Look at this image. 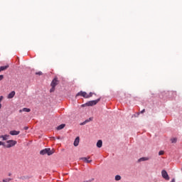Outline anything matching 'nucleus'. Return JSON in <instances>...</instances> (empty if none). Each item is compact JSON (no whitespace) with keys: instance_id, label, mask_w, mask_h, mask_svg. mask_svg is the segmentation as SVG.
<instances>
[{"instance_id":"obj_1","label":"nucleus","mask_w":182,"mask_h":182,"mask_svg":"<svg viewBox=\"0 0 182 182\" xmlns=\"http://www.w3.org/2000/svg\"><path fill=\"white\" fill-rule=\"evenodd\" d=\"M58 85H59V80H58V77H55L50 83V86H51V89L50 90V93H53V92H55V89L56 86H58Z\"/></svg>"},{"instance_id":"obj_2","label":"nucleus","mask_w":182,"mask_h":182,"mask_svg":"<svg viewBox=\"0 0 182 182\" xmlns=\"http://www.w3.org/2000/svg\"><path fill=\"white\" fill-rule=\"evenodd\" d=\"M55 151H53V149H50V148H46L40 151V154L41 156H45V154H48V156H52Z\"/></svg>"},{"instance_id":"obj_3","label":"nucleus","mask_w":182,"mask_h":182,"mask_svg":"<svg viewBox=\"0 0 182 182\" xmlns=\"http://www.w3.org/2000/svg\"><path fill=\"white\" fill-rule=\"evenodd\" d=\"M16 143L18 142L15 140H9L6 141V144H4V147H6V149H11V147H14V146H15Z\"/></svg>"},{"instance_id":"obj_4","label":"nucleus","mask_w":182,"mask_h":182,"mask_svg":"<svg viewBox=\"0 0 182 182\" xmlns=\"http://www.w3.org/2000/svg\"><path fill=\"white\" fill-rule=\"evenodd\" d=\"M100 102V98L95 100H92L90 101L87 103H85V106H95V105H97Z\"/></svg>"},{"instance_id":"obj_5","label":"nucleus","mask_w":182,"mask_h":182,"mask_svg":"<svg viewBox=\"0 0 182 182\" xmlns=\"http://www.w3.org/2000/svg\"><path fill=\"white\" fill-rule=\"evenodd\" d=\"M77 96H82L85 97V99H89V96L86 92L80 91L76 95V97H77Z\"/></svg>"},{"instance_id":"obj_6","label":"nucleus","mask_w":182,"mask_h":182,"mask_svg":"<svg viewBox=\"0 0 182 182\" xmlns=\"http://www.w3.org/2000/svg\"><path fill=\"white\" fill-rule=\"evenodd\" d=\"M161 175L163 178H165V180H170V177L168 176V173H167V171L165 170H163L161 171Z\"/></svg>"},{"instance_id":"obj_7","label":"nucleus","mask_w":182,"mask_h":182,"mask_svg":"<svg viewBox=\"0 0 182 182\" xmlns=\"http://www.w3.org/2000/svg\"><path fill=\"white\" fill-rule=\"evenodd\" d=\"M19 133H21L20 131L13 130L9 132V134H11V136H18Z\"/></svg>"},{"instance_id":"obj_8","label":"nucleus","mask_w":182,"mask_h":182,"mask_svg":"<svg viewBox=\"0 0 182 182\" xmlns=\"http://www.w3.org/2000/svg\"><path fill=\"white\" fill-rule=\"evenodd\" d=\"M89 159H90V157H83L81 158V160H82V161H84V163H92V160H89Z\"/></svg>"},{"instance_id":"obj_9","label":"nucleus","mask_w":182,"mask_h":182,"mask_svg":"<svg viewBox=\"0 0 182 182\" xmlns=\"http://www.w3.org/2000/svg\"><path fill=\"white\" fill-rule=\"evenodd\" d=\"M102 146H103V141L100 139L97 142V147H98V149H100L102 148Z\"/></svg>"},{"instance_id":"obj_10","label":"nucleus","mask_w":182,"mask_h":182,"mask_svg":"<svg viewBox=\"0 0 182 182\" xmlns=\"http://www.w3.org/2000/svg\"><path fill=\"white\" fill-rule=\"evenodd\" d=\"M22 112H26V113H29V112H31V109H29V108H23L22 109L19 110V113H22Z\"/></svg>"},{"instance_id":"obj_11","label":"nucleus","mask_w":182,"mask_h":182,"mask_svg":"<svg viewBox=\"0 0 182 182\" xmlns=\"http://www.w3.org/2000/svg\"><path fill=\"white\" fill-rule=\"evenodd\" d=\"M9 68V65H4V66H1L0 67V72H2L4 70H6Z\"/></svg>"},{"instance_id":"obj_12","label":"nucleus","mask_w":182,"mask_h":182,"mask_svg":"<svg viewBox=\"0 0 182 182\" xmlns=\"http://www.w3.org/2000/svg\"><path fill=\"white\" fill-rule=\"evenodd\" d=\"M93 120V118L90 117L88 119H86L82 123L80 124L81 126H83V124H86V123H89V122H92Z\"/></svg>"},{"instance_id":"obj_13","label":"nucleus","mask_w":182,"mask_h":182,"mask_svg":"<svg viewBox=\"0 0 182 182\" xmlns=\"http://www.w3.org/2000/svg\"><path fill=\"white\" fill-rule=\"evenodd\" d=\"M15 96V91H12L8 95V99H12Z\"/></svg>"},{"instance_id":"obj_14","label":"nucleus","mask_w":182,"mask_h":182,"mask_svg":"<svg viewBox=\"0 0 182 182\" xmlns=\"http://www.w3.org/2000/svg\"><path fill=\"white\" fill-rule=\"evenodd\" d=\"M79 141H80V139H79V136H77L75 141H74V146L75 147H77V146H79Z\"/></svg>"},{"instance_id":"obj_15","label":"nucleus","mask_w":182,"mask_h":182,"mask_svg":"<svg viewBox=\"0 0 182 182\" xmlns=\"http://www.w3.org/2000/svg\"><path fill=\"white\" fill-rule=\"evenodd\" d=\"M9 138V135H2L0 136V139H3V140H8V139Z\"/></svg>"},{"instance_id":"obj_16","label":"nucleus","mask_w":182,"mask_h":182,"mask_svg":"<svg viewBox=\"0 0 182 182\" xmlns=\"http://www.w3.org/2000/svg\"><path fill=\"white\" fill-rule=\"evenodd\" d=\"M65 124H62L57 127V130H62L65 127Z\"/></svg>"},{"instance_id":"obj_17","label":"nucleus","mask_w":182,"mask_h":182,"mask_svg":"<svg viewBox=\"0 0 182 182\" xmlns=\"http://www.w3.org/2000/svg\"><path fill=\"white\" fill-rule=\"evenodd\" d=\"M11 181H12V178H7L3 179V181L0 182H11Z\"/></svg>"},{"instance_id":"obj_18","label":"nucleus","mask_w":182,"mask_h":182,"mask_svg":"<svg viewBox=\"0 0 182 182\" xmlns=\"http://www.w3.org/2000/svg\"><path fill=\"white\" fill-rule=\"evenodd\" d=\"M147 160H149L148 158L142 157V158H140V159H139V161H147Z\"/></svg>"},{"instance_id":"obj_19","label":"nucleus","mask_w":182,"mask_h":182,"mask_svg":"<svg viewBox=\"0 0 182 182\" xmlns=\"http://www.w3.org/2000/svg\"><path fill=\"white\" fill-rule=\"evenodd\" d=\"M115 180H116V181H119V180H122V176L117 175L115 176Z\"/></svg>"},{"instance_id":"obj_20","label":"nucleus","mask_w":182,"mask_h":182,"mask_svg":"<svg viewBox=\"0 0 182 182\" xmlns=\"http://www.w3.org/2000/svg\"><path fill=\"white\" fill-rule=\"evenodd\" d=\"M171 143H176L177 142V138H172L171 139Z\"/></svg>"},{"instance_id":"obj_21","label":"nucleus","mask_w":182,"mask_h":182,"mask_svg":"<svg viewBox=\"0 0 182 182\" xmlns=\"http://www.w3.org/2000/svg\"><path fill=\"white\" fill-rule=\"evenodd\" d=\"M36 75H38V76H42V75H43V73H42V71H39L36 73Z\"/></svg>"},{"instance_id":"obj_22","label":"nucleus","mask_w":182,"mask_h":182,"mask_svg":"<svg viewBox=\"0 0 182 182\" xmlns=\"http://www.w3.org/2000/svg\"><path fill=\"white\" fill-rule=\"evenodd\" d=\"M93 95H95V93H93V92H90V94H87L88 99H89V97H92V96H93Z\"/></svg>"},{"instance_id":"obj_23","label":"nucleus","mask_w":182,"mask_h":182,"mask_svg":"<svg viewBox=\"0 0 182 182\" xmlns=\"http://www.w3.org/2000/svg\"><path fill=\"white\" fill-rule=\"evenodd\" d=\"M163 154H164V151H160L159 152V156H163Z\"/></svg>"},{"instance_id":"obj_24","label":"nucleus","mask_w":182,"mask_h":182,"mask_svg":"<svg viewBox=\"0 0 182 182\" xmlns=\"http://www.w3.org/2000/svg\"><path fill=\"white\" fill-rule=\"evenodd\" d=\"M0 146H4V147H5V142L0 141Z\"/></svg>"},{"instance_id":"obj_25","label":"nucleus","mask_w":182,"mask_h":182,"mask_svg":"<svg viewBox=\"0 0 182 182\" xmlns=\"http://www.w3.org/2000/svg\"><path fill=\"white\" fill-rule=\"evenodd\" d=\"M4 100V96H0V103Z\"/></svg>"},{"instance_id":"obj_26","label":"nucleus","mask_w":182,"mask_h":182,"mask_svg":"<svg viewBox=\"0 0 182 182\" xmlns=\"http://www.w3.org/2000/svg\"><path fill=\"white\" fill-rule=\"evenodd\" d=\"M4 79V75H0V80H2Z\"/></svg>"},{"instance_id":"obj_27","label":"nucleus","mask_w":182,"mask_h":182,"mask_svg":"<svg viewBox=\"0 0 182 182\" xmlns=\"http://www.w3.org/2000/svg\"><path fill=\"white\" fill-rule=\"evenodd\" d=\"M145 112H146V109H144L142 111H141V113L143 114V113H144Z\"/></svg>"},{"instance_id":"obj_28","label":"nucleus","mask_w":182,"mask_h":182,"mask_svg":"<svg viewBox=\"0 0 182 182\" xmlns=\"http://www.w3.org/2000/svg\"><path fill=\"white\" fill-rule=\"evenodd\" d=\"M28 129H29V127H24V130H28Z\"/></svg>"},{"instance_id":"obj_29","label":"nucleus","mask_w":182,"mask_h":182,"mask_svg":"<svg viewBox=\"0 0 182 182\" xmlns=\"http://www.w3.org/2000/svg\"><path fill=\"white\" fill-rule=\"evenodd\" d=\"M2 108V104L0 103V109Z\"/></svg>"},{"instance_id":"obj_30","label":"nucleus","mask_w":182,"mask_h":182,"mask_svg":"<svg viewBox=\"0 0 182 182\" xmlns=\"http://www.w3.org/2000/svg\"><path fill=\"white\" fill-rule=\"evenodd\" d=\"M176 181L174 179H172L171 182H175Z\"/></svg>"},{"instance_id":"obj_31","label":"nucleus","mask_w":182,"mask_h":182,"mask_svg":"<svg viewBox=\"0 0 182 182\" xmlns=\"http://www.w3.org/2000/svg\"><path fill=\"white\" fill-rule=\"evenodd\" d=\"M9 176H11V173Z\"/></svg>"}]
</instances>
